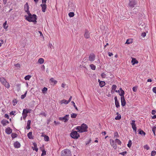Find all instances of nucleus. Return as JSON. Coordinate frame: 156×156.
<instances>
[{"label":"nucleus","instance_id":"52","mask_svg":"<svg viewBox=\"0 0 156 156\" xmlns=\"http://www.w3.org/2000/svg\"><path fill=\"white\" fill-rule=\"evenodd\" d=\"M101 76L102 78H105L106 77V74L103 73L101 74Z\"/></svg>","mask_w":156,"mask_h":156},{"label":"nucleus","instance_id":"11","mask_svg":"<svg viewBox=\"0 0 156 156\" xmlns=\"http://www.w3.org/2000/svg\"><path fill=\"white\" fill-rule=\"evenodd\" d=\"M109 141L112 146L115 150L117 148V146L116 144L115 143L114 141L112 139H110Z\"/></svg>","mask_w":156,"mask_h":156},{"label":"nucleus","instance_id":"47","mask_svg":"<svg viewBox=\"0 0 156 156\" xmlns=\"http://www.w3.org/2000/svg\"><path fill=\"white\" fill-rule=\"evenodd\" d=\"M77 116V115L76 114L73 113L71 114V117L72 118H75Z\"/></svg>","mask_w":156,"mask_h":156},{"label":"nucleus","instance_id":"61","mask_svg":"<svg viewBox=\"0 0 156 156\" xmlns=\"http://www.w3.org/2000/svg\"><path fill=\"white\" fill-rule=\"evenodd\" d=\"M108 56L110 57L113 55V54L112 52H108Z\"/></svg>","mask_w":156,"mask_h":156},{"label":"nucleus","instance_id":"59","mask_svg":"<svg viewBox=\"0 0 156 156\" xmlns=\"http://www.w3.org/2000/svg\"><path fill=\"white\" fill-rule=\"evenodd\" d=\"M15 113V111H12L10 113V115H14V114Z\"/></svg>","mask_w":156,"mask_h":156},{"label":"nucleus","instance_id":"34","mask_svg":"<svg viewBox=\"0 0 156 156\" xmlns=\"http://www.w3.org/2000/svg\"><path fill=\"white\" fill-rule=\"evenodd\" d=\"M115 143H117V144L119 145H121L122 144V142L121 141L119 140L118 139H116L115 140Z\"/></svg>","mask_w":156,"mask_h":156},{"label":"nucleus","instance_id":"30","mask_svg":"<svg viewBox=\"0 0 156 156\" xmlns=\"http://www.w3.org/2000/svg\"><path fill=\"white\" fill-rule=\"evenodd\" d=\"M50 80L51 81V83H53L54 84H56L57 83V81L56 80H54L53 78H51L50 79Z\"/></svg>","mask_w":156,"mask_h":156},{"label":"nucleus","instance_id":"13","mask_svg":"<svg viewBox=\"0 0 156 156\" xmlns=\"http://www.w3.org/2000/svg\"><path fill=\"white\" fill-rule=\"evenodd\" d=\"M1 123L2 125L3 126H5L7 124H8L9 123V122L8 121H7L5 119H4L1 121Z\"/></svg>","mask_w":156,"mask_h":156},{"label":"nucleus","instance_id":"17","mask_svg":"<svg viewBox=\"0 0 156 156\" xmlns=\"http://www.w3.org/2000/svg\"><path fill=\"white\" fill-rule=\"evenodd\" d=\"M119 90H120V92L119 93V95L121 96V97H124V91L121 88H120Z\"/></svg>","mask_w":156,"mask_h":156},{"label":"nucleus","instance_id":"39","mask_svg":"<svg viewBox=\"0 0 156 156\" xmlns=\"http://www.w3.org/2000/svg\"><path fill=\"white\" fill-rule=\"evenodd\" d=\"M114 137L116 138H118L119 136L118 133L117 132H115L114 133Z\"/></svg>","mask_w":156,"mask_h":156},{"label":"nucleus","instance_id":"45","mask_svg":"<svg viewBox=\"0 0 156 156\" xmlns=\"http://www.w3.org/2000/svg\"><path fill=\"white\" fill-rule=\"evenodd\" d=\"M156 130V127L154 126L152 128V131L154 134L155 135V132Z\"/></svg>","mask_w":156,"mask_h":156},{"label":"nucleus","instance_id":"12","mask_svg":"<svg viewBox=\"0 0 156 156\" xmlns=\"http://www.w3.org/2000/svg\"><path fill=\"white\" fill-rule=\"evenodd\" d=\"M95 58V55L93 54H90L89 57V60L90 62L94 61Z\"/></svg>","mask_w":156,"mask_h":156},{"label":"nucleus","instance_id":"9","mask_svg":"<svg viewBox=\"0 0 156 156\" xmlns=\"http://www.w3.org/2000/svg\"><path fill=\"white\" fill-rule=\"evenodd\" d=\"M72 98V97L70 96L68 101H67L66 100L63 99L60 101V103L61 104H64L65 105H67L71 101Z\"/></svg>","mask_w":156,"mask_h":156},{"label":"nucleus","instance_id":"16","mask_svg":"<svg viewBox=\"0 0 156 156\" xmlns=\"http://www.w3.org/2000/svg\"><path fill=\"white\" fill-rule=\"evenodd\" d=\"M14 146L15 148H18L20 147L21 145L19 142L16 141L14 143Z\"/></svg>","mask_w":156,"mask_h":156},{"label":"nucleus","instance_id":"43","mask_svg":"<svg viewBox=\"0 0 156 156\" xmlns=\"http://www.w3.org/2000/svg\"><path fill=\"white\" fill-rule=\"evenodd\" d=\"M68 15L70 17H73L74 16V14L73 12H70L69 13Z\"/></svg>","mask_w":156,"mask_h":156},{"label":"nucleus","instance_id":"18","mask_svg":"<svg viewBox=\"0 0 156 156\" xmlns=\"http://www.w3.org/2000/svg\"><path fill=\"white\" fill-rule=\"evenodd\" d=\"M6 133L8 134H11L12 132V130L9 127H8L5 129Z\"/></svg>","mask_w":156,"mask_h":156},{"label":"nucleus","instance_id":"3","mask_svg":"<svg viewBox=\"0 0 156 156\" xmlns=\"http://www.w3.org/2000/svg\"><path fill=\"white\" fill-rule=\"evenodd\" d=\"M0 81L7 88H9L10 87V84L9 83L7 82L5 79L4 78L1 77L0 78Z\"/></svg>","mask_w":156,"mask_h":156},{"label":"nucleus","instance_id":"14","mask_svg":"<svg viewBox=\"0 0 156 156\" xmlns=\"http://www.w3.org/2000/svg\"><path fill=\"white\" fill-rule=\"evenodd\" d=\"M114 99L115 101V106L116 108H119L120 107V105L119 102L118 101L117 98L116 96H115V97Z\"/></svg>","mask_w":156,"mask_h":156},{"label":"nucleus","instance_id":"56","mask_svg":"<svg viewBox=\"0 0 156 156\" xmlns=\"http://www.w3.org/2000/svg\"><path fill=\"white\" fill-rule=\"evenodd\" d=\"M156 113V111L155 110H153L152 111L151 114L152 115H154Z\"/></svg>","mask_w":156,"mask_h":156},{"label":"nucleus","instance_id":"15","mask_svg":"<svg viewBox=\"0 0 156 156\" xmlns=\"http://www.w3.org/2000/svg\"><path fill=\"white\" fill-rule=\"evenodd\" d=\"M121 99V105L122 107H124L125 106L126 104V101L124 97H121L120 98Z\"/></svg>","mask_w":156,"mask_h":156},{"label":"nucleus","instance_id":"38","mask_svg":"<svg viewBox=\"0 0 156 156\" xmlns=\"http://www.w3.org/2000/svg\"><path fill=\"white\" fill-rule=\"evenodd\" d=\"M132 144V142L131 140H129L128 141V144H127V146L128 147L130 148L131 147Z\"/></svg>","mask_w":156,"mask_h":156},{"label":"nucleus","instance_id":"37","mask_svg":"<svg viewBox=\"0 0 156 156\" xmlns=\"http://www.w3.org/2000/svg\"><path fill=\"white\" fill-rule=\"evenodd\" d=\"M42 153L41 154V156H44L46 155V151L44 149L41 150Z\"/></svg>","mask_w":156,"mask_h":156},{"label":"nucleus","instance_id":"27","mask_svg":"<svg viewBox=\"0 0 156 156\" xmlns=\"http://www.w3.org/2000/svg\"><path fill=\"white\" fill-rule=\"evenodd\" d=\"M117 88V86L115 85H113L112 87V90H111V92L112 93H113L114 92L113 90H115Z\"/></svg>","mask_w":156,"mask_h":156},{"label":"nucleus","instance_id":"31","mask_svg":"<svg viewBox=\"0 0 156 156\" xmlns=\"http://www.w3.org/2000/svg\"><path fill=\"white\" fill-rule=\"evenodd\" d=\"M90 67L91 69L92 70H94L96 69V67L93 64H91L90 65Z\"/></svg>","mask_w":156,"mask_h":156},{"label":"nucleus","instance_id":"22","mask_svg":"<svg viewBox=\"0 0 156 156\" xmlns=\"http://www.w3.org/2000/svg\"><path fill=\"white\" fill-rule=\"evenodd\" d=\"M41 6L42 7V11L43 12H45L46 11V5L45 4H44L43 5L41 4Z\"/></svg>","mask_w":156,"mask_h":156},{"label":"nucleus","instance_id":"23","mask_svg":"<svg viewBox=\"0 0 156 156\" xmlns=\"http://www.w3.org/2000/svg\"><path fill=\"white\" fill-rule=\"evenodd\" d=\"M31 110L30 109H24L23 110V113L24 114H27V113H30Z\"/></svg>","mask_w":156,"mask_h":156},{"label":"nucleus","instance_id":"58","mask_svg":"<svg viewBox=\"0 0 156 156\" xmlns=\"http://www.w3.org/2000/svg\"><path fill=\"white\" fill-rule=\"evenodd\" d=\"M16 67L17 68H20V65L19 64L17 63L15 65Z\"/></svg>","mask_w":156,"mask_h":156},{"label":"nucleus","instance_id":"2","mask_svg":"<svg viewBox=\"0 0 156 156\" xmlns=\"http://www.w3.org/2000/svg\"><path fill=\"white\" fill-rule=\"evenodd\" d=\"M87 125L86 124L83 123L81 126H79V133H82L87 132Z\"/></svg>","mask_w":156,"mask_h":156},{"label":"nucleus","instance_id":"60","mask_svg":"<svg viewBox=\"0 0 156 156\" xmlns=\"http://www.w3.org/2000/svg\"><path fill=\"white\" fill-rule=\"evenodd\" d=\"M4 117L5 118H7L8 119H9V116L7 114H5L4 115Z\"/></svg>","mask_w":156,"mask_h":156},{"label":"nucleus","instance_id":"10","mask_svg":"<svg viewBox=\"0 0 156 156\" xmlns=\"http://www.w3.org/2000/svg\"><path fill=\"white\" fill-rule=\"evenodd\" d=\"M29 7L28 2H26L24 5V9L25 12L27 14L29 13L30 12L29 10Z\"/></svg>","mask_w":156,"mask_h":156},{"label":"nucleus","instance_id":"32","mask_svg":"<svg viewBox=\"0 0 156 156\" xmlns=\"http://www.w3.org/2000/svg\"><path fill=\"white\" fill-rule=\"evenodd\" d=\"M44 62V59L43 58H41L39 59L38 60V62L40 64H43Z\"/></svg>","mask_w":156,"mask_h":156},{"label":"nucleus","instance_id":"7","mask_svg":"<svg viewBox=\"0 0 156 156\" xmlns=\"http://www.w3.org/2000/svg\"><path fill=\"white\" fill-rule=\"evenodd\" d=\"M129 5L131 7H134L136 4V0H129Z\"/></svg>","mask_w":156,"mask_h":156},{"label":"nucleus","instance_id":"54","mask_svg":"<svg viewBox=\"0 0 156 156\" xmlns=\"http://www.w3.org/2000/svg\"><path fill=\"white\" fill-rule=\"evenodd\" d=\"M146 33L145 32H143L141 34V36L143 37H144L146 36Z\"/></svg>","mask_w":156,"mask_h":156},{"label":"nucleus","instance_id":"63","mask_svg":"<svg viewBox=\"0 0 156 156\" xmlns=\"http://www.w3.org/2000/svg\"><path fill=\"white\" fill-rule=\"evenodd\" d=\"M65 86H66V84L65 83H62L61 85L62 87L63 88L65 87Z\"/></svg>","mask_w":156,"mask_h":156},{"label":"nucleus","instance_id":"53","mask_svg":"<svg viewBox=\"0 0 156 156\" xmlns=\"http://www.w3.org/2000/svg\"><path fill=\"white\" fill-rule=\"evenodd\" d=\"M144 148L146 149L147 150H148L149 149V147L147 145H146L144 146Z\"/></svg>","mask_w":156,"mask_h":156},{"label":"nucleus","instance_id":"1","mask_svg":"<svg viewBox=\"0 0 156 156\" xmlns=\"http://www.w3.org/2000/svg\"><path fill=\"white\" fill-rule=\"evenodd\" d=\"M28 15H25V19L29 22H33L35 23L37 22V16L36 15H32L30 12L27 14Z\"/></svg>","mask_w":156,"mask_h":156},{"label":"nucleus","instance_id":"46","mask_svg":"<svg viewBox=\"0 0 156 156\" xmlns=\"http://www.w3.org/2000/svg\"><path fill=\"white\" fill-rule=\"evenodd\" d=\"M156 154V151H153L151 153V155L152 156H155Z\"/></svg>","mask_w":156,"mask_h":156},{"label":"nucleus","instance_id":"42","mask_svg":"<svg viewBox=\"0 0 156 156\" xmlns=\"http://www.w3.org/2000/svg\"><path fill=\"white\" fill-rule=\"evenodd\" d=\"M137 90V87L134 86L133 88V90L134 92H136Z\"/></svg>","mask_w":156,"mask_h":156},{"label":"nucleus","instance_id":"19","mask_svg":"<svg viewBox=\"0 0 156 156\" xmlns=\"http://www.w3.org/2000/svg\"><path fill=\"white\" fill-rule=\"evenodd\" d=\"M84 36L86 38H88L90 37V33L87 30H86Z\"/></svg>","mask_w":156,"mask_h":156},{"label":"nucleus","instance_id":"8","mask_svg":"<svg viewBox=\"0 0 156 156\" xmlns=\"http://www.w3.org/2000/svg\"><path fill=\"white\" fill-rule=\"evenodd\" d=\"M69 115H66L63 117L59 118V119L60 121L64 120L65 122H66L69 120Z\"/></svg>","mask_w":156,"mask_h":156},{"label":"nucleus","instance_id":"21","mask_svg":"<svg viewBox=\"0 0 156 156\" xmlns=\"http://www.w3.org/2000/svg\"><path fill=\"white\" fill-rule=\"evenodd\" d=\"M132 64L134 65L136 64H137L138 63V61L136 60V58H133L131 61Z\"/></svg>","mask_w":156,"mask_h":156},{"label":"nucleus","instance_id":"51","mask_svg":"<svg viewBox=\"0 0 156 156\" xmlns=\"http://www.w3.org/2000/svg\"><path fill=\"white\" fill-rule=\"evenodd\" d=\"M42 92L43 93H44V92H46L47 91V88L46 87H44L42 90Z\"/></svg>","mask_w":156,"mask_h":156},{"label":"nucleus","instance_id":"62","mask_svg":"<svg viewBox=\"0 0 156 156\" xmlns=\"http://www.w3.org/2000/svg\"><path fill=\"white\" fill-rule=\"evenodd\" d=\"M151 118L153 119H156V115H154V116H153Z\"/></svg>","mask_w":156,"mask_h":156},{"label":"nucleus","instance_id":"5","mask_svg":"<svg viewBox=\"0 0 156 156\" xmlns=\"http://www.w3.org/2000/svg\"><path fill=\"white\" fill-rule=\"evenodd\" d=\"M135 121L134 120H132V121L131 124L132 125V127L134 132H135V133H136V125L135 123Z\"/></svg>","mask_w":156,"mask_h":156},{"label":"nucleus","instance_id":"33","mask_svg":"<svg viewBox=\"0 0 156 156\" xmlns=\"http://www.w3.org/2000/svg\"><path fill=\"white\" fill-rule=\"evenodd\" d=\"M32 132H29L27 134V136L30 139H33V137L32 136Z\"/></svg>","mask_w":156,"mask_h":156},{"label":"nucleus","instance_id":"50","mask_svg":"<svg viewBox=\"0 0 156 156\" xmlns=\"http://www.w3.org/2000/svg\"><path fill=\"white\" fill-rule=\"evenodd\" d=\"M22 115L23 116V119L25 120L27 116V115L26 114H24L23 113H22Z\"/></svg>","mask_w":156,"mask_h":156},{"label":"nucleus","instance_id":"35","mask_svg":"<svg viewBox=\"0 0 156 156\" xmlns=\"http://www.w3.org/2000/svg\"><path fill=\"white\" fill-rule=\"evenodd\" d=\"M3 27L4 29H6L8 28V26L7 25V21H6L3 24Z\"/></svg>","mask_w":156,"mask_h":156},{"label":"nucleus","instance_id":"44","mask_svg":"<svg viewBox=\"0 0 156 156\" xmlns=\"http://www.w3.org/2000/svg\"><path fill=\"white\" fill-rule=\"evenodd\" d=\"M12 138H15L17 136V135L15 133H12L11 135Z\"/></svg>","mask_w":156,"mask_h":156},{"label":"nucleus","instance_id":"36","mask_svg":"<svg viewBox=\"0 0 156 156\" xmlns=\"http://www.w3.org/2000/svg\"><path fill=\"white\" fill-rule=\"evenodd\" d=\"M44 139L46 141H48L49 140V137L47 135H44Z\"/></svg>","mask_w":156,"mask_h":156},{"label":"nucleus","instance_id":"28","mask_svg":"<svg viewBox=\"0 0 156 156\" xmlns=\"http://www.w3.org/2000/svg\"><path fill=\"white\" fill-rule=\"evenodd\" d=\"M133 42L132 40L131 39H128L125 43L126 44H129L132 43Z\"/></svg>","mask_w":156,"mask_h":156},{"label":"nucleus","instance_id":"4","mask_svg":"<svg viewBox=\"0 0 156 156\" xmlns=\"http://www.w3.org/2000/svg\"><path fill=\"white\" fill-rule=\"evenodd\" d=\"M61 156H71V153L70 150L66 149L61 152Z\"/></svg>","mask_w":156,"mask_h":156},{"label":"nucleus","instance_id":"26","mask_svg":"<svg viewBox=\"0 0 156 156\" xmlns=\"http://www.w3.org/2000/svg\"><path fill=\"white\" fill-rule=\"evenodd\" d=\"M116 114L118 115L115 117V119L116 120L120 119L121 118V115L120 114H119V113L118 112H117Z\"/></svg>","mask_w":156,"mask_h":156},{"label":"nucleus","instance_id":"24","mask_svg":"<svg viewBox=\"0 0 156 156\" xmlns=\"http://www.w3.org/2000/svg\"><path fill=\"white\" fill-rule=\"evenodd\" d=\"M138 131L139 132V134H140V135H143L144 136H145V134H146V133H145L144 131H143V130H141V129H138Z\"/></svg>","mask_w":156,"mask_h":156},{"label":"nucleus","instance_id":"29","mask_svg":"<svg viewBox=\"0 0 156 156\" xmlns=\"http://www.w3.org/2000/svg\"><path fill=\"white\" fill-rule=\"evenodd\" d=\"M105 84V83L104 81H101L99 83V86L101 87H104Z\"/></svg>","mask_w":156,"mask_h":156},{"label":"nucleus","instance_id":"48","mask_svg":"<svg viewBox=\"0 0 156 156\" xmlns=\"http://www.w3.org/2000/svg\"><path fill=\"white\" fill-rule=\"evenodd\" d=\"M27 93V91H26V93H25L24 94L21 95V99H24L26 97Z\"/></svg>","mask_w":156,"mask_h":156},{"label":"nucleus","instance_id":"25","mask_svg":"<svg viewBox=\"0 0 156 156\" xmlns=\"http://www.w3.org/2000/svg\"><path fill=\"white\" fill-rule=\"evenodd\" d=\"M31 122V121L30 120H28L27 121V126L26 127V128L28 130L30 129V125Z\"/></svg>","mask_w":156,"mask_h":156},{"label":"nucleus","instance_id":"64","mask_svg":"<svg viewBox=\"0 0 156 156\" xmlns=\"http://www.w3.org/2000/svg\"><path fill=\"white\" fill-rule=\"evenodd\" d=\"M152 81V80L151 79H148L147 80V82H151Z\"/></svg>","mask_w":156,"mask_h":156},{"label":"nucleus","instance_id":"49","mask_svg":"<svg viewBox=\"0 0 156 156\" xmlns=\"http://www.w3.org/2000/svg\"><path fill=\"white\" fill-rule=\"evenodd\" d=\"M127 152L126 151H125L124 152H121L119 153V154H120L122 155L123 156H124L125 154H126Z\"/></svg>","mask_w":156,"mask_h":156},{"label":"nucleus","instance_id":"40","mask_svg":"<svg viewBox=\"0 0 156 156\" xmlns=\"http://www.w3.org/2000/svg\"><path fill=\"white\" fill-rule=\"evenodd\" d=\"M17 103V101L16 99H14L12 101V104L13 106H15Z\"/></svg>","mask_w":156,"mask_h":156},{"label":"nucleus","instance_id":"41","mask_svg":"<svg viewBox=\"0 0 156 156\" xmlns=\"http://www.w3.org/2000/svg\"><path fill=\"white\" fill-rule=\"evenodd\" d=\"M31 76L30 75L26 76L24 78L25 80H29L30 78H31Z\"/></svg>","mask_w":156,"mask_h":156},{"label":"nucleus","instance_id":"6","mask_svg":"<svg viewBox=\"0 0 156 156\" xmlns=\"http://www.w3.org/2000/svg\"><path fill=\"white\" fill-rule=\"evenodd\" d=\"M70 135L73 138L77 139L78 138V133L77 131H72L70 133Z\"/></svg>","mask_w":156,"mask_h":156},{"label":"nucleus","instance_id":"20","mask_svg":"<svg viewBox=\"0 0 156 156\" xmlns=\"http://www.w3.org/2000/svg\"><path fill=\"white\" fill-rule=\"evenodd\" d=\"M34 147H32V148L34 151H35L37 152L38 151V148L37 147V144L35 143H34L33 144Z\"/></svg>","mask_w":156,"mask_h":156},{"label":"nucleus","instance_id":"55","mask_svg":"<svg viewBox=\"0 0 156 156\" xmlns=\"http://www.w3.org/2000/svg\"><path fill=\"white\" fill-rule=\"evenodd\" d=\"M154 93L155 94H156V87H154L152 89Z\"/></svg>","mask_w":156,"mask_h":156},{"label":"nucleus","instance_id":"57","mask_svg":"<svg viewBox=\"0 0 156 156\" xmlns=\"http://www.w3.org/2000/svg\"><path fill=\"white\" fill-rule=\"evenodd\" d=\"M91 141V139H90L89 140H88V141H87V142H86V145H87V144H89L90 143Z\"/></svg>","mask_w":156,"mask_h":156}]
</instances>
